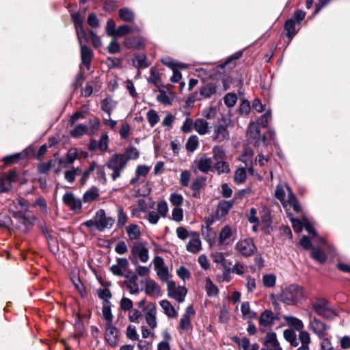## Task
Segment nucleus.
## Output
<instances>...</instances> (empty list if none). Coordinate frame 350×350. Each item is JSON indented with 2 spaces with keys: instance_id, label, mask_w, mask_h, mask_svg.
<instances>
[{
  "instance_id": "61",
  "label": "nucleus",
  "mask_w": 350,
  "mask_h": 350,
  "mask_svg": "<svg viewBox=\"0 0 350 350\" xmlns=\"http://www.w3.org/2000/svg\"><path fill=\"white\" fill-rule=\"evenodd\" d=\"M77 36L79 42L80 46L84 44L83 42L88 41V36L84 27L78 28L76 29Z\"/></svg>"
},
{
  "instance_id": "40",
  "label": "nucleus",
  "mask_w": 350,
  "mask_h": 350,
  "mask_svg": "<svg viewBox=\"0 0 350 350\" xmlns=\"http://www.w3.org/2000/svg\"><path fill=\"white\" fill-rule=\"evenodd\" d=\"M213 157L215 161L225 160L226 152L220 146H215L213 148Z\"/></svg>"
},
{
  "instance_id": "60",
  "label": "nucleus",
  "mask_w": 350,
  "mask_h": 350,
  "mask_svg": "<svg viewBox=\"0 0 350 350\" xmlns=\"http://www.w3.org/2000/svg\"><path fill=\"white\" fill-rule=\"evenodd\" d=\"M172 219L180 222L183 219V211L180 207H175L172 212Z\"/></svg>"
},
{
  "instance_id": "64",
  "label": "nucleus",
  "mask_w": 350,
  "mask_h": 350,
  "mask_svg": "<svg viewBox=\"0 0 350 350\" xmlns=\"http://www.w3.org/2000/svg\"><path fill=\"white\" fill-rule=\"evenodd\" d=\"M137 349L138 350H150L152 347V340H139L138 338Z\"/></svg>"
},
{
  "instance_id": "56",
  "label": "nucleus",
  "mask_w": 350,
  "mask_h": 350,
  "mask_svg": "<svg viewBox=\"0 0 350 350\" xmlns=\"http://www.w3.org/2000/svg\"><path fill=\"white\" fill-rule=\"evenodd\" d=\"M127 215L124 212L123 208L122 207H119L118 209L117 225L121 227L124 226L127 221Z\"/></svg>"
},
{
  "instance_id": "27",
  "label": "nucleus",
  "mask_w": 350,
  "mask_h": 350,
  "mask_svg": "<svg viewBox=\"0 0 350 350\" xmlns=\"http://www.w3.org/2000/svg\"><path fill=\"white\" fill-rule=\"evenodd\" d=\"M145 291L148 295H154L159 293V288L156 282L150 278H146L144 280Z\"/></svg>"
},
{
  "instance_id": "48",
  "label": "nucleus",
  "mask_w": 350,
  "mask_h": 350,
  "mask_svg": "<svg viewBox=\"0 0 350 350\" xmlns=\"http://www.w3.org/2000/svg\"><path fill=\"white\" fill-rule=\"evenodd\" d=\"M147 120L150 124V125L153 127L159 121L160 118L157 113V112L154 109H150L147 112Z\"/></svg>"
},
{
  "instance_id": "5",
  "label": "nucleus",
  "mask_w": 350,
  "mask_h": 350,
  "mask_svg": "<svg viewBox=\"0 0 350 350\" xmlns=\"http://www.w3.org/2000/svg\"><path fill=\"white\" fill-rule=\"evenodd\" d=\"M126 157L122 154H114L111 157L106 165L113 171L111 177L113 180L120 176L121 172L126 167Z\"/></svg>"
},
{
  "instance_id": "7",
  "label": "nucleus",
  "mask_w": 350,
  "mask_h": 350,
  "mask_svg": "<svg viewBox=\"0 0 350 350\" xmlns=\"http://www.w3.org/2000/svg\"><path fill=\"white\" fill-rule=\"evenodd\" d=\"M167 293L171 297H173L178 302L184 301L187 290L185 286H176L174 281H167Z\"/></svg>"
},
{
  "instance_id": "39",
  "label": "nucleus",
  "mask_w": 350,
  "mask_h": 350,
  "mask_svg": "<svg viewBox=\"0 0 350 350\" xmlns=\"http://www.w3.org/2000/svg\"><path fill=\"white\" fill-rule=\"evenodd\" d=\"M213 169H215L218 174L228 173L230 172L229 165L225 160L215 161Z\"/></svg>"
},
{
  "instance_id": "12",
  "label": "nucleus",
  "mask_w": 350,
  "mask_h": 350,
  "mask_svg": "<svg viewBox=\"0 0 350 350\" xmlns=\"http://www.w3.org/2000/svg\"><path fill=\"white\" fill-rule=\"evenodd\" d=\"M105 338L111 347L117 345L119 340V331L110 323H106Z\"/></svg>"
},
{
  "instance_id": "42",
  "label": "nucleus",
  "mask_w": 350,
  "mask_h": 350,
  "mask_svg": "<svg viewBox=\"0 0 350 350\" xmlns=\"http://www.w3.org/2000/svg\"><path fill=\"white\" fill-rule=\"evenodd\" d=\"M285 319L287 323L296 330H302L304 327V324L301 320L293 317H285Z\"/></svg>"
},
{
  "instance_id": "62",
  "label": "nucleus",
  "mask_w": 350,
  "mask_h": 350,
  "mask_svg": "<svg viewBox=\"0 0 350 350\" xmlns=\"http://www.w3.org/2000/svg\"><path fill=\"white\" fill-rule=\"evenodd\" d=\"M176 233L178 239L185 241L188 237L190 238V232H189L185 227L180 226L176 228Z\"/></svg>"
},
{
  "instance_id": "43",
  "label": "nucleus",
  "mask_w": 350,
  "mask_h": 350,
  "mask_svg": "<svg viewBox=\"0 0 350 350\" xmlns=\"http://www.w3.org/2000/svg\"><path fill=\"white\" fill-rule=\"evenodd\" d=\"M81 172L80 167L72 168L71 170L65 172L64 177L65 179L70 183L74 182L76 176L79 175Z\"/></svg>"
},
{
  "instance_id": "33",
  "label": "nucleus",
  "mask_w": 350,
  "mask_h": 350,
  "mask_svg": "<svg viewBox=\"0 0 350 350\" xmlns=\"http://www.w3.org/2000/svg\"><path fill=\"white\" fill-rule=\"evenodd\" d=\"M311 256L319 263H323L327 259V256L325 252L317 247L312 248Z\"/></svg>"
},
{
  "instance_id": "19",
  "label": "nucleus",
  "mask_w": 350,
  "mask_h": 350,
  "mask_svg": "<svg viewBox=\"0 0 350 350\" xmlns=\"http://www.w3.org/2000/svg\"><path fill=\"white\" fill-rule=\"evenodd\" d=\"M140 28L137 25H123L118 27L115 37H122L132 33H139Z\"/></svg>"
},
{
  "instance_id": "18",
  "label": "nucleus",
  "mask_w": 350,
  "mask_h": 350,
  "mask_svg": "<svg viewBox=\"0 0 350 350\" xmlns=\"http://www.w3.org/2000/svg\"><path fill=\"white\" fill-rule=\"evenodd\" d=\"M197 166L200 172L207 173L213 169L212 159L203 155L197 161Z\"/></svg>"
},
{
  "instance_id": "8",
  "label": "nucleus",
  "mask_w": 350,
  "mask_h": 350,
  "mask_svg": "<svg viewBox=\"0 0 350 350\" xmlns=\"http://www.w3.org/2000/svg\"><path fill=\"white\" fill-rule=\"evenodd\" d=\"M96 228L99 231H103L106 228H111L114 224V219L111 217H106L105 212L103 209L98 210L95 215Z\"/></svg>"
},
{
  "instance_id": "16",
  "label": "nucleus",
  "mask_w": 350,
  "mask_h": 350,
  "mask_svg": "<svg viewBox=\"0 0 350 350\" xmlns=\"http://www.w3.org/2000/svg\"><path fill=\"white\" fill-rule=\"evenodd\" d=\"M213 140L217 142H221L230 139V135L227 130V126L218 124L215 127Z\"/></svg>"
},
{
  "instance_id": "1",
  "label": "nucleus",
  "mask_w": 350,
  "mask_h": 350,
  "mask_svg": "<svg viewBox=\"0 0 350 350\" xmlns=\"http://www.w3.org/2000/svg\"><path fill=\"white\" fill-rule=\"evenodd\" d=\"M304 297V291L301 286L293 284L283 288L278 297L274 294L269 295V300L273 306L281 304L286 305H295Z\"/></svg>"
},
{
  "instance_id": "55",
  "label": "nucleus",
  "mask_w": 350,
  "mask_h": 350,
  "mask_svg": "<svg viewBox=\"0 0 350 350\" xmlns=\"http://www.w3.org/2000/svg\"><path fill=\"white\" fill-rule=\"evenodd\" d=\"M122 154L126 157V161L128 162L130 159H137L139 157V153L135 148L131 147L127 149L126 151Z\"/></svg>"
},
{
  "instance_id": "26",
  "label": "nucleus",
  "mask_w": 350,
  "mask_h": 350,
  "mask_svg": "<svg viewBox=\"0 0 350 350\" xmlns=\"http://www.w3.org/2000/svg\"><path fill=\"white\" fill-rule=\"evenodd\" d=\"M204 288L208 297H215L219 293L217 286L213 284V281L209 278H205Z\"/></svg>"
},
{
  "instance_id": "13",
  "label": "nucleus",
  "mask_w": 350,
  "mask_h": 350,
  "mask_svg": "<svg viewBox=\"0 0 350 350\" xmlns=\"http://www.w3.org/2000/svg\"><path fill=\"white\" fill-rule=\"evenodd\" d=\"M63 202L69 206L73 211L79 212L81 209V201L79 198L75 197L73 193L68 192L63 196Z\"/></svg>"
},
{
  "instance_id": "44",
  "label": "nucleus",
  "mask_w": 350,
  "mask_h": 350,
  "mask_svg": "<svg viewBox=\"0 0 350 350\" xmlns=\"http://www.w3.org/2000/svg\"><path fill=\"white\" fill-rule=\"evenodd\" d=\"M262 282L265 287H273L275 285L276 276L272 273L265 274L262 276Z\"/></svg>"
},
{
  "instance_id": "21",
  "label": "nucleus",
  "mask_w": 350,
  "mask_h": 350,
  "mask_svg": "<svg viewBox=\"0 0 350 350\" xmlns=\"http://www.w3.org/2000/svg\"><path fill=\"white\" fill-rule=\"evenodd\" d=\"M195 314L193 308H187L185 314L181 318L179 325V329L186 330L190 325V319Z\"/></svg>"
},
{
  "instance_id": "36",
  "label": "nucleus",
  "mask_w": 350,
  "mask_h": 350,
  "mask_svg": "<svg viewBox=\"0 0 350 350\" xmlns=\"http://www.w3.org/2000/svg\"><path fill=\"white\" fill-rule=\"evenodd\" d=\"M99 196L98 191L96 188L93 187L85 191L83 194V201L90 203L95 200Z\"/></svg>"
},
{
  "instance_id": "53",
  "label": "nucleus",
  "mask_w": 350,
  "mask_h": 350,
  "mask_svg": "<svg viewBox=\"0 0 350 350\" xmlns=\"http://www.w3.org/2000/svg\"><path fill=\"white\" fill-rule=\"evenodd\" d=\"M191 172L188 170H183L180 176V184L183 187H187L190 182Z\"/></svg>"
},
{
  "instance_id": "20",
  "label": "nucleus",
  "mask_w": 350,
  "mask_h": 350,
  "mask_svg": "<svg viewBox=\"0 0 350 350\" xmlns=\"http://www.w3.org/2000/svg\"><path fill=\"white\" fill-rule=\"evenodd\" d=\"M275 317L273 313L271 310H265L262 313L259 323L260 327H271L273 324Z\"/></svg>"
},
{
  "instance_id": "2",
  "label": "nucleus",
  "mask_w": 350,
  "mask_h": 350,
  "mask_svg": "<svg viewBox=\"0 0 350 350\" xmlns=\"http://www.w3.org/2000/svg\"><path fill=\"white\" fill-rule=\"evenodd\" d=\"M125 277L128 278V280L125 281V284L129 291L130 297H123L121 300L120 306H133V305L136 306H143L146 303V299L139 297L137 276L133 275L129 278V275Z\"/></svg>"
},
{
  "instance_id": "38",
  "label": "nucleus",
  "mask_w": 350,
  "mask_h": 350,
  "mask_svg": "<svg viewBox=\"0 0 350 350\" xmlns=\"http://www.w3.org/2000/svg\"><path fill=\"white\" fill-rule=\"evenodd\" d=\"M199 145L198 137L196 135L190 136L186 143V149L189 152L195 151Z\"/></svg>"
},
{
  "instance_id": "23",
  "label": "nucleus",
  "mask_w": 350,
  "mask_h": 350,
  "mask_svg": "<svg viewBox=\"0 0 350 350\" xmlns=\"http://www.w3.org/2000/svg\"><path fill=\"white\" fill-rule=\"evenodd\" d=\"M195 131L200 135H204L209 132L208 123L202 118L197 119L193 125Z\"/></svg>"
},
{
  "instance_id": "47",
  "label": "nucleus",
  "mask_w": 350,
  "mask_h": 350,
  "mask_svg": "<svg viewBox=\"0 0 350 350\" xmlns=\"http://www.w3.org/2000/svg\"><path fill=\"white\" fill-rule=\"evenodd\" d=\"M161 62L167 66V67H169L170 68H171L172 70H174L175 68H187V66L184 64H178L176 62H175L173 59L169 58V57H165L164 59H163L161 60Z\"/></svg>"
},
{
  "instance_id": "22",
  "label": "nucleus",
  "mask_w": 350,
  "mask_h": 350,
  "mask_svg": "<svg viewBox=\"0 0 350 350\" xmlns=\"http://www.w3.org/2000/svg\"><path fill=\"white\" fill-rule=\"evenodd\" d=\"M123 44L126 48L139 49L144 46V40L141 37L126 38Z\"/></svg>"
},
{
  "instance_id": "57",
  "label": "nucleus",
  "mask_w": 350,
  "mask_h": 350,
  "mask_svg": "<svg viewBox=\"0 0 350 350\" xmlns=\"http://www.w3.org/2000/svg\"><path fill=\"white\" fill-rule=\"evenodd\" d=\"M224 100L226 106L232 107L236 104L237 96L234 93H228L225 96Z\"/></svg>"
},
{
  "instance_id": "10",
  "label": "nucleus",
  "mask_w": 350,
  "mask_h": 350,
  "mask_svg": "<svg viewBox=\"0 0 350 350\" xmlns=\"http://www.w3.org/2000/svg\"><path fill=\"white\" fill-rule=\"evenodd\" d=\"M186 249L192 254H198L202 250V241L198 233L190 232V240L186 245Z\"/></svg>"
},
{
  "instance_id": "41",
  "label": "nucleus",
  "mask_w": 350,
  "mask_h": 350,
  "mask_svg": "<svg viewBox=\"0 0 350 350\" xmlns=\"http://www.w3.org/2000/svg\"><path fill=\"white\" fill-rule=\"evenodd\" d=\"M200 92L204 97L209 98L216 93V86L213 83H209L202 87Z\"/></svg>"
},
{
  "instance_id": "6",
  "label": "nucleus",
  "mask_w": 350,
  "mask_h": 350,
  "mask_svg": "<svg viewBox=\"0 0 350 350\" xmlns=\"http://www.w3.org/2000/svg\"><path fill=\"white\" fill-rule=\"evenodd\" d=\"M130 260L133 263H135L137 260L141 262H147L150 258L149 250L146 244L142 242H135L131 250Z\"/></svg>"
},
{
  "instance_id": "25",
  "label": "nucleus",
  "mask_w": 350,
  "mask_h": 350,
  "mask_svg": "<svg viewBox=\"0 0 350 350\" xmlns=\"http://www.w3.org/2000/svg\"><path fill=\"white\" fill-rule=\"evenodd\" d=\"M81 57L82 63L86 66H90L92 59V51L87 47L85 44H81Z\"/></svg>"
},
{
  "instance_id": "14",
  "label": "nucleus",
  "mask_w": 350,
  "mask_h": 350,
  "mask_svg": "<svg viewBox=\"0 0 350 350\" xmlns=\"http://www.w3.org/2000/svg\"><path fill=\"white\" fill-rule=\"evenodd\" d=\"M260 228L262 230H264L267 233L270 232V229L271 228V217L269 210L265 207L262 206V210L260 212Z\"/></svg>"
},
{
  "instance_id": "4",
  "label": "nucleus",
  "mask_w": 350,
  "mask_h": 350,
  "mask_svg": "<svg viewBox=\"0 0 350 350\" xmlns=\"http://www.w3.org/2000/svg\"><path fill=\"white\" fill-rule=\"evenodd\" d=\"M287 214L295 232H300L304 227L305 229L312 235V241L314 243L322 244L325 245L327 250H331V246L328 245L323 238L317 234L315 230L307 218L303 217L301 220H299L298 219L293 218L291 214L288 213Z\"/></svg>"
},
{
  "instance_id": "45",
  "label": "nucleus",
  "mask_w": 350,
  "mask_h": 350,
  "mask_svg": "<svg viewBox=\"0 0 350 350\" xmlns=\"http://www.w3.org/2000/svg\"><path fill=\"white\" fill-rule=\"evenodd\" d=\"M129 310V317L132 322H139L142 318V312L136 308H124Z\"/></svg>"
},
{
  "instance_id": "32",
  "label": "nucleus",
  "mask_w": 350,
  "mask_h": 350,
  "mask_svg": "<svg viewBox=\"0 0 350 350\" xmlns=\"http://www.w3.org/2000/svg\"><path fill=\"white\" fill-rule=\"evenodd\" d=\"M155 308H152L148 312L144 311L146 321L152 329H154L157 325L155 317Z\"/></svg>"
},
{
  "instance_id": "28",
  "label": "nucleus",
  "mask_w": 350,
  "mask_h": 350,
  "mask_svg": "<svg viewBox=\"0 0 350 350\" xmlns=\"http://www.w3.org/2000/svg\"><path fill=\"white\" fill-rule=\"evenodd\" d=\"M78 156V151L77 148H70L66 156V159L64 161L62 159L59 160V163H64V165H71L74 163Z\"/></svg>"
},
{
  "instance_id": "49",
  "label": "nucleus",
  "mask_w": 350,
  "mask_h": 350,
  "mask_svg": "<svg viewBox=\"0 0 350 350\" xmlns=\"http://www.w3.org/2000/svg\"><path fill=\"white\" fill-rule=\"evenodd\" d=\"M116 25L113 19H108L106 23L105 31L106 33L111 37L116 36Z\"/></svg>"
},
{
  "instance_id": "29",
  "label": "nucleus",
  "mask_w": 350,
  "mask_h": 350,
  "mask_svg": "<svg viewBox=\"0 0 350 350\" xmlns=\"http://www.w3.org/2000/svg\"><path fill=\"white\" fill-rule=\"evenodd\" d=\"M172 98V93L163 90H159V94L157 96V101L167 105H171Z\"/></svg>"
},
{
  "instance_id": "30",
  "label": "nucleus",
  "mask_w": 350,
  "mask_h": 350,
  "mask_svg": "<svg viewBox=\"0 0 350 350\" xmlns=\"http://www.w3.org/2000/svg\"><path fill=\"white\" fill-rule=\"evenodd\" d=\"M247 135L250 139L256 142L258 141L260 139V129L258 123L252 122L250 124L247 131Z\"/></svg>"
},
{
  "instance_id": "50",
  "label": "nucleus",
  "mask_w": 350,
  "mask_h": 350,
  "mask_svg": "<svg viewBox=\"0 0 350 350\" xmlns=\"http://www.w3.org/2000/svg\"><path fill=\"white\" fill-rule=\"evenodd\" d=\"M247 178L246 170L244 167L238 168L234 173V181L237 183H242Z\"/></svg>"
},
{
  "instance_id": "51",
  "label": "nucleus",
  "mask_w": 350,
  "mask_h": 350,
  "mask_svg": "<svg viewBox=\"0 0 350 350\" xmlns=\"http://www.w3.org/2000/svg\"><path fill=\"white\" fill-rule=\"evenodd\" d=\"M285 29L287 31V36L291 39L296 33L295 21L294 19H289L285 23Z\"/></svg>"
},
{
  "instance_id": "46",
  "label": "nucleus",
  "mask_w": 350,
  "mask_h": 350,
  "mask_svg": "<svg viewBox=\"0 0 350 350\" xmlns=\"http://www.w3.org/2000/svg\"><path fill=\"white\" fill-rule=\"evenodd\" d=\"M88 131L87 126L80 124L77 125L71 131L70 135L73 137H79L83 135Z\"/></svg>"
},
{
  "instance_id": "9",
  "label": "nucleus",
  "mask_w": 350,
  "mask_h": 350,
  "mask_svg": "<svg viewBox=\"0 0 350 350\" xmlns=\"http://www.w3.org/2000/svg\"><path fill=\"white\" fill-rule=\"evenodd\" d=\"M236 250L243 256H248L253 254L256 247L251 239H245L239 241L236 244Z\"/></svg>"
},
{
  "instance_id": "54",
  "label": "nucleus",
  "mask_w": 350,
  "mask_h": 350,
  "mask_svg": "<svg viewBox=\"0 0 350 350\" xmlns=\"http://www.w3.org/2000/svg\"><path fill=\"white\" fill-rule=\"evenodd\" d=\"M55 165V160H51L47 163H42L38 165V170L40 173L45 174L50 170Z\"/></svg>"
},
{
  "instance_id": "31",
  "label": "nucleus",
  "mask_w": 350,
  "mask_h": 350,
  "mask_svg": "<svg viewBox=\"0 0 350 350\" xmlns=\"http://www.w3.org/2000/svg\"><path fill=\"white\" fill-rule=\"evenodd\" d=\"M234 200H230V201H222L221 202L217 208V213L219 214L221 216L226 215L230 209L233 206Z\"/></svg>"
},
{
  "instance_id": "17",
  "label": "nucleus",
  "mask_w": 350,
  "mask_h": 350,
  "mask_svg": "<svg viewBox=\"0 0 350 350\" xmlns=\"http://www.w3.org/2000/svg\"><path fill=\"white\" fill-rule=\"evenodd\" d=\"M16 177L14 172H10L5 176L0 178V193L9 191L12 188V182Z\"/></svg>"
},
{
  "instance_id": "35",
  "label": "nucleus",
  "mask_w": 350,
  "mask_h": 350,
  "mask_svg": "<svg viewBox=\"0 0 350 350\" xmlns=\"http://www.w3.org/2000/svg\"><path fill=\"white\" fill-rule=\"evenodd\" d=\"M120 18L125 22H131L135 18L134 12L126 8H122L119 10L118 12Z\"/></svg>"
},
{
  "instance_id": "59",
  "label": "nucleus",
  "mask_w": 350,
  "mask_h": 350,
  "mask_svg": "<svg viewBox=\"0 0 350 350\" xmlns=\"http://www.w3.org/2000/svg\"><path fill=\"white\" fill-rule=\"evenodd\" d=\"M176 273H177L178 276L183 281H185L186 280H189L191 278L190 271L186 267H185L183 266L180 267L177 269Z\"/></svg>"
},
{
  "instance_id": "52",
  "label": "nucleus",
  "mask_w": 350,
  "mask_h": 350,
  "mask_svg": "<svg viewBox=\"0 0 350 350\" xmlns=\"http://www.w3.org/2000/svg\"><path fill=\"white\" fill-rule=\"evenodd\" d=\"M97 148L98 150L105 152L108 148V144H109V137L107 134H103L100 137V139L97 142Z\"/></svg>"
},
{
  "instance_id": "63",
  "label": "nucleus",
  "mask_w": 350,
  "mask_h": 350,
  "mask_svg": "<svg viewBox=\"0 0 350 350\" xmlns=\"http://www.w3.org/2000/svg\"><path fill=\"white\" fill-rule=\"evenodd\" d=\"M271 119V113L270 110H268L266 111V113L261 116V118L259 119L258 122V126L261 125L262 127H267L268 126L269 122Z\"/></svg>"
},
{
  "instance_id": "37",
  "label": "nucleus",
  "mask_w": 350,
  "mask_h": 350,
  "mask_svg": "<svg viewBox=\"0 0 350 350\" xmlns=\"http://www.w3.org/2000/svg\"><path fill=\"white\" fill-rule=\"evenodd\" d=\"M116 105V103L111 98H105L101 103L102 109L107 113L109 117L111 116V111Z\"/></svg>"
},
{
  "instance_id": "3",
  "label": "nucleus",
  "mask_w": 350,
  "mask_h": 350,
  "mask_svg": "<svg viewBox=\"0 0 350 350\" xmlns=\"http://www.w3.org/2000/svg\"><path fill=\"white\" fill-rule=\"evenodd\" d=\"M274 195L281 202L284 207L286 208L289 205L297 213L301 211V206L291 189L287 185L280 184L277 185Z\"/></svg>"
},
{
  "instance_id": "58",
  "label": "nucleus",
  "mask_w": 350,
  "mask_h": 350,
  "mask_svg": "<svg viewBox=\"0 0 350 350\" xmlns=\"http://www.w3.org/2000/svg\"><path fill=\"white\" fill-rule=\"evenodd\" d=\"M170 201L175 207H179L183 202V197L180 194L173 193L170 195Z\"/></svg>"
},
{
  "instance_id": "34",
  "label": "nucleus",
  "mask_w": 350,
  "mask_h": 350,
  "mask_svg": "<svg viewBox=\"0 0 350 350\" xmlns=\"http://www.w3.org/2000/svg\"><path fill=\"white\" fill-rule=\"evenodd\" d=\"M126 233L131 240H137L141 236V231L138 226L131 224L126 227Z\"/></svg>"
},
{
  "instance_id": "24",
  "label": "nucleus",
  "mask_w": 350,
  "mask_h": 350,
  "mask_svg": "<svg viewBox=\"0 0 350 350\" xmlns=\"http://www.w3.org/2000/svg\"><path fill=\"white\" fill-rule=\"evenodd\" d=\"M234 230L229 226H225L221 230L219 235V242L221 244H227L231 239Z\"/></svg>"
},
{
  "instance_id": "11",
  "label": "nucleus",
  "mask_w": 350,
  "mask_h": 350,
  "mask_svg": "<svg viewBox=\"0 0 350 350\" xmlns=\"http://www.w3.org/2000/svg\"><path fill=\"white\" fill-rule=\"evenodd\" d=\"M129 266V261L125 258H119L117 259L116 263L110 267L111 271L116 275L128 276L129 273L126 271Z\"/></svg>"
},
{
  "instance_id": "15",
  "label": "nucleus",
  "mask_w": 350,
  "mask_h": 350,
  "mask_svg": "<svg viewBox=\"0 0 350 350\" xmlns=\"http://www.w3.org/2000/svg\"><path fill=\"white\" fill-rule=\"evenodd\" d=\"M265 346L262 350H282L274 332H268L263 341Z\"/></svg>"
}]
</instances>
